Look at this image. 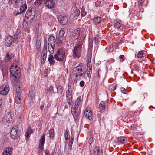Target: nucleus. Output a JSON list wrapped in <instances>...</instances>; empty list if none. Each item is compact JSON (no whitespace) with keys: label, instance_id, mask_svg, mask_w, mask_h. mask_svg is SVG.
<instances>
[{"label":"nucleus","instance_id":"nucleus-27","mask_svg":"<svg viewBox=\"0 0 155 155\" xmlns=\"http://www.w3.org/2000/svg\"><path fill=\"white\" fill-rule=\"evenodd\" d=\"M33 133L32 130L30 127H29L25 134V137L27 140H28L30 135Z\"/></svg>","mask_w":155,"mask_h":155},{"label":"nucleus","instance_id":"nucleus-53","mask_svg":"<svg viewBox=\"0 0 155 155\" xmlns=\"http://www.w3.org/2000/svg\"><path fill=\"white\" fill-rule=\"evenodd\" d=\"M41 45V43L39 41H38V40H37L36 41V45L37 47V48H38V47Z\"/></svg>","mask_w":155,"mask_h":155},{"label":"nucleus","instance_id":"nucleus-37","mask_svg":"<svg viewBox=\"0 0 155 155\" xmlns=\"http://www.w3.org/2000/svg\"><path fill=\"white\" fill-rule=\"evenodd\" d=\"M54 129H51L49 131V134L50 138L53 139L54 138Z\"/></svg>","mask_w":155,"mask_h":155},{"label":"nucleus","instance_id":"nucleus-5","mask_svg":"<svg viewBox=\"0 0 155 155\" xmlns=\"http://www.w3.org/2000/svg\"><path fill=\"white\" fill-rule=\"evenodd\" d=\"M65 54V49L63 48H61L58 49L56 54H55L54 59L60 61H62L64 59Z\"/></svg>","mask_w":155,"mask_h":155},{"label":"nucleus","instance_id":"nucleus-8","mask_svg":"<svg viewBox=\"0 0 155 155\" xmlns=\"http://www.w3.org/2000/svg\"><path fill=\"white\" fill-rule=\"evenodd\" d=\"M17 37H13L11 36H8L6 38L5 43L7 46L9 47L12 45V43L17 42Z\"/></svg>","mask_w":155,"mask_h":155},{"label":"nucleus","instance_id":"nucleus-49","mask_svg":"<svg viewBox=\"0 0 155 155\" xmlns=\"http://www.w3.org/2000/svg\"><path fill=\"white\" fill-rule=\"evenodd\" d=\"M85 83L83 81H81L80 83V86L82 87L84 86Z\"/></svg>","mask_w":155,"mask_h":155},{"label":"nucleus","instance_id":"nucleus-34","mask_svg":"<svg viewBox=\"0 0 155 155\" xmlns=\"http://www.w3.org/2000/svg\"><path fill=\"white\" fill-rule=\"evenodd\" d=\"M6 117H7L5 116L2 119V122L4 124H6L7 123H10L12 121V119Z\"/></svg>","mask_w":155,"mask_h":155},{"label":"nucleus","instance_id":"nucleus-10","mask_svg":"<svg viewBox=\"0 0 155 155\" xmlns=\"http://www.w3.org/2000/svg\"><path fill=\"white\" fill-rule=\"evenodd\" d=\"M9 91V86L7 84H4L0 87V94L3 95L7 94Z\"/></svg>","mask_w":155,"mask_h":155},{"label":"nucleus","instance_id":"nucleus-56","mask_svg":"<svg viewBox=\"0 0 155 155\" xmlns=\"http://www.w3.org/2000/svg\"><path fill=\"white\" fill-rule=\"evenodd\" d=\"M140 3L141 4V5H142L143 4V2H140Z\"/></svg>","mask_w":155,"mask_h":155},{"label":"nucleus","instance_id":"nucleus-2","mask_svg":"<svg viewBox=\"0 0 155 155\" xmlns=\"http://www.w3.org/2000/svg\"><path fill=\"white\" fill-rule=\"evenodd\" d=\"M11 66L10 72L12 76L17 78L20 76V69L18 68L17 63L15 60H14L13 63L11 64Z\"/></svg>","mask_w":155,"mask_h":155},{"label":"nucleus","instance_id":"nucleus-32","mask_svg":"<svg viewBox=\"0 0 155 155\" xmlns=\"http://www.w3.org/2000/svg\"><path fill=\"white\" fill-rule=\"evenodd\" d=\"M55 46V45H48V50L51 54H52L53 53L54 50V47Z\"/></svg>","mask_w":155,"mask_h":155},{"label":"nucleus","instance_id":"nucleus-15","mask_svg":"<svg viewBox=\"0 0 155 155\" xmlns=\"http://www.w3.org/2000/svg\"><path fill=\"white\" fill-rule=\"evenodd\" d=\"M47 52V49L45 48L44 49L42 52L41 56V62L42 64H44L46 60Z\"/></svg>","mask_w":155,"mask_h":155},{"label":"nucleus","instance_id":"nucleus-44","mask_svg":"<svg viewBox=\"0 0 155 155\" xmlns=\"http://www.w3.org/2000/svg\"><path fill=\"white\" fill-rule=\"evenodd\" d=\"M44 0H36L35 2V4L38 5H40Z\"/></svg>","mask_w":155,"mask_h":155},{"label":"nucleus","instance_id":"nucleus-17","mask_svg":"<svg viewBox=\"0 0 155 155\" xmlns=\"http://www.w3.org/2000/svg\"><path fill=\"white\" fill-rule=\"evenodd\" d=\"M84 115L89 120H91L93 117L92 112L89 108H87L85 110Z\"/></svg>","mask_w":155,"mask_h":155},{"label":"nucleus","instance_id":"nucleus-45","mask_svg":"<svg viewBox=\"0 0 155 155\" xmlns=\"http://www.w3.org/2000/svg\"><path fill=\"white\" fill-rule=\"evenodd\" d=\"M119 58L120 60V61L121 62H123L125 59V57L123 55H120L119 57Z\"/></svg>","mask_w":155,"mask_h":155},{"label":"nucleus","instance_id":"nucleus-41","mask_svg":"<svg viewBox=\"0 0 155 155\" xmlns=\"http://www.w3.org/2000/svg\"><path fill=\"white\" fill-rule=\"evenodd\" d=\"M57 91L58 93L61 94L62 92L63 89L62 87L60 86L59 85L57 87Z\"/></svg>","mask_w":155,"mask_h":155},{"label":"nucleus","instance_id":"nucleus-21","mask_svg":"<svg viewBox=\"0 0 155 155\" xmlns=\"http://www.w3.org/2000/svg\"><path fill=\"white\" fill-rule=\"evenodd\" d=\"M117 142L119 144H122L126 143L127 141V138L124 137H120L117 139Z\"/></svg>","mask_w":155,"mask_h":155},{"label":"nucleus","instance_id":"nucleus-23","mask_svg":"<svg viewBox=\"0 0 155 155\" xmlns=\"http://www.w3.org/2000/svg\"><path fill=\"white\" fill-rule=\"evenodd\" d=\"M105 102L104 101H101L99 105V108L100 109L101 113L104 112L105 110Z\"/></svg>","mask_w":155,"mask_h":155},{"label":"nucleus","instance_id":"nucleus-7","mask_svg":"<svg viewBox=\"0 0 155 155\" xmlns=\"http://www.w3.org/2000/svg\"><path fill=\"white\" fill-rule=\"evenodd\" d=\"M66 101L69 104H71L72 99V91L71 86L68 85V90L66 92Z\"/></svg>","mask_w":155,"mask_h":155},{"label":"nucleus","instance_id":"nucleus-31","mask_svg":"<svg viewBox=\"0 0 155 155\" xmlns=\"http://www.w3.org/2000/svg\"><path fill=\"white\" fill-rule=\"evenodd\" d=\"M101 21V19L100 17H95L93 19V22L95 25H97L99 24Z\"/></svg>","mask_w":155,"mask_h":155},{"label":"nucleus","instance_id":"nucleus-47","mask_svg":"<svg viewBox=\"0 0 155 155\" xmlns=\"http://www.w3.org/2000/svg\"><path fill=\"white\" fill-rule=\"evenodd\" d=\"M137 127V125L136 124H133L130 126L131 129L132 130H135V129Z\"/></svg>","mask_w":155,"mask_h":155},{"label":"nucleus","instance_id":"nucleus-3","mask_svg":"<svg viewBox=\"0 0 155 155\" xmlns=\"http://www.w3.org/2000/svg\"><path fill=\"white\" fill-rule=\"evenodd\" d=\"M19 84V83L17 82V85L15 86L16 89L15 91V101L17 104L20 103L21 101V86H20Z\"/></svg>","mask_w":155,"mask_h":155},{"label":"nucleus","instance_id":"nucleus-29","mask_svg":"<svg viewBox=\"0 0 155 155\" xmlns=\"http://www.w3.org/2000/svg\"><path fill=\"white\" fill-rule=\"evenodd\" d=\"M13 58V55L12 54L10 55L8 53H7L5 55L4 61L5 62H7L11 60Z\"/></svg>","mask_w":155,"mask_h":155},{"label":"nucleus","instance_id":"nucleus-42","mask_svg":"<svg viewBox=\"0 0 155 155\" xmlns=\"http://www.w3.org/2000/svg\"><path fill=\"white\" fill-rule=\"evenodd\" d=\"M80 11L78 9H76L75 10L74 13L75 17H78L80 15Z\"/></svg>","mask_w":155,"mask_h":155},{"label":"nucleus","instance_id":"nucleus-54","mask_svg":"<svg viewBox=\"0 0 155 155\" xmlns=\"http://www.w3.org/2000/svg\"><path fill=\"white\" fill-rule=\"evenodd\" d=\"M32 0H28V2H30L32 1Z\"/></svg>","mask_w":155,"mask_h":155},{"label":"nucleus","instance_id":"nucleus-14","mask_svg":"<svg viewBox=\"0 0 155 155\" xmlns=\"http://www.w3.org/2000/svg\"><path fill=\"white\" fill-rule=\"evenodd\" d=\"M72 114L75 119H77L79 117L80 110L74 108L73 107L71 108Z\"/></svg>","mask_w":155,"mask_h":155},{"label":"nucleus","instance_id":"nucleus-51","mask_svg":"<svg viewBox=\"0 0 155 155\" xmlns=\"http://www.w3.org/2000/svg\"><path fill=\"white\" fill-rule=\"evenodd\" d=\"M133 67L135 69L137 70H139V67L138 65L134 64L133 66Z\"/></svg>","mask_w":155,"mask_h":155},{"label":"nucleus","instance_id":"nucleus-52","mask_svg":"<svg viewBox=\"0 0 155 155\" xmlns=\"http://www.w3.org/2000/svg\"><path fill=\"white\" fill-rule=\"evenodd\" d=\"M45 155H50L49 151L48 150H46L45 152Z\"/></svg>","mask_w":155,"mask_h":155},{"label":"nucleus","instance_id":"nucleus-19","mask_svg":"<svg viewBox=\"0 0 155 155\" xmlns=\"http://www.w3.org/2000/svg\"><path fill=\"white\" fill-rule=\"evenodd\" d=\"M58 20L61 24L65 25L67 23L68 19L67 17L60 16L58 17Z\"/></svg>","mask_w":155,"mask_h":155},{"label":"nucleus","instance_id":"nucleus-57","mask_svg":"<svg viewBox=\"0 0 155 155\" xmlns=\"http://www.w3.org/2000/svg\"><path fill=\"white\" fill-rule=\"evenodd\" d=\"M115 88H113V89H112V90H114L115 89Z\"/></svg>","mask_w":155,"mask_h":155},{"label":"nucleus","instance_id":"nucleus-40","mask_svg":"<svg viewBox=\"0 0 155 155\" xmlns=\"http://www.w3.org/2000/svg\"><path fill=\"white\" fill-rule=\"evenodd\" d=\"M64 135L65 139L68 140L70 139V135L69 132L67 130L65 132Z\"/></svg>","mask_w":155,"mask_h":155},{"label":"nucleus","instance_id":"nucleus-13","mask_svg":"<svg viewBox=\"0 0 155 155\" xmlns=\"http://www.w3.org/2000/svg\"><path fill=\"white\" fill-rule=\"evenodd\" d=\"M45 134H44L41 136L39 141V152H42L44 149V145L45 141Z\"/></svg>","mask_w":155,"mask_h":155},{"label":"nucleus","instance_id":"nucleus-20","mask_svg":"<svg viewBox=\"0 0 155 155\" xmlns=\"http://www.w3.org/2000/svg\"><path fill=\"white\" fill-rule=\"evenodd\" d=\"M55 41L56 40L55 37L50 35L48 40V45H55Z\"/></svg>","mask_w":155,"mask_h":155},{"label":"nucleus","instance_id":"nucleus-16","mask_svg":"<svg viewBox=\"0 0 155 155\" xmlns=\"http://www.w3.org/2000/svg\"><path fill=\"white\" fill-rule=\"evenodd\" d=\"M144 53L143 51H140L138 53L136 57L137 61L140 63L143 62L144 61Z\"/></svg>","mask_w":155,"mask_h":155},{"label":"nucleus","instance_id":"nucleus-22","mask_svg":"<svg viewBox=\"0 0 155 155\" xmlns=\"http://www.w3.org/2000/svg\"><path fill=\"white\" fill-rule=\"evenodd\" d=\"M22 0H9L8 3L11 5L12 4H15L17 6L20 5L22 3Z\"/></svg>","mask_w":155,"mask_h":155},{"label":"nucleus","instance_id":"nucleus-55","mask_svg":"<svg viewBox=\"0 0 155 155\" xmlns=\"http://www.w3.org/2000/svg\"><path fill=\"white\" fill-rule=\"evenodd\" d=\"M76 31H77V33H78V34H79V33H80V31H78V30H76Z\"/></svg>","mask_w":155,"mask_h":155},{"label":"nucleus","instance_id":"nucleus-6","mask_svg":"<svg viewBox=\"0 0 155 155\" xmlns=\"http://www.w3.org/2000/svg\"><path fill=\"white\" fill-rule=\"evenodd\" d=\"M82 45L80 44L75 47L73 49V56L75 58H78L81 56Z\"/></svg>","mask_w":155,"mask_h":155},{"label":"nucleus","instance_id":"nucleus-38","mask_svg":"<svg viewBox=\"0 0 155 155\" xmlns=\"http://www.w3.org/2000/svg\"><path fill=\"white\" fill-rule=\"evenodd\" d=\"M65 33V31L64 28H61L60 31L59 35H57L56 36L64 38L63 36Z\"/></svg>","mask_w":155,"mask_h":155},{"label":"nucleus","instance_id":"nucleus-28","mask_svg":"<svg viewBox=\"0 0 155 155\" xmlns=\"http://www.w3.org/2000/svg\"><path fill=\"white\" fill-rule=\"evenodd\" d=\"M12 149L11 148H7L4 150L3 155H11Z\"/></svg>","mask_w":155,"mask_h":155},{"label":"nucleus","instance_id":"nucleus-36","mask_svg":"<svg viewBox=\"0 0 155 155\" xmlns=\"http://www.w3.org/2000/svg\"><path fill=\"white\" fill-rule=\"evenodd\" d=\"M29 95L31 97V99L34 98L35 97V92L32 88L29 91Z\"/></svg>","mask_w":155,"mask_h":155},{"label":"nucleus","instance_id":"nucleus-48","mask_svg":"<svg viewBox=\"0 0 155 155\" xmlns=\"http://www.w3.org/2000/svg\"><path fill=\"white\" fill-rule=\"evenodd\" d=\"M45 105V103L44 102H43L42 104H41L40 106V108L41 109V111H43V108L44 107Z\"/></svg>","mask_w":155,"mask_h":155},{"label":"nucleus","instance_id":"nucleus-39","mask_svg":"<svg viewBox=\"0 0 155 155\" xmlns=\"http://www.w3.org/2000/svg\"><path fill=\"white\" fill-rule=\"evenodd\" d=\"M87 13L85 11V9L84 7H82L81 11V14L82 17L85 16L86 15Z\"/></svg>","mask_w":155,"mask_h":155},{"label":"nucleus","instance_id":"nucleus-43","mask_svg":"<svg viewBox=\"0 0 155 155\" xmlns=\"http://www.w3.org/2000/svg\"><path fill=\"white\" fill-rule=\"evenodd\" d=\"M74 141V137H71V139L70 140V142L69 143V148L71 149L72 147V145Z\"/></svg>","mask_w":155,"mask_h":155},{"label":"nucleus","instance_id":"nucleus-24","mask_svg":"<svg viewBox=\"0 0 155 155\" xmlns=\"http://www.w3.org/2000/svg\"><path fill=\"white\" fill-rule=\"evenodd\" d=\"M27 8V5L25 4L23 5H22L20 7V12H17L16 14V15H18L20 14L21 13H22L24 12H25Z\"/></svg>","mask_w":155,"mask_h":155},{"label":"nucleus","instance_id":"nucleus-18","mask_svg":"<svg viewBox=\"0 0 155 155\" xmlns=\"http://www.w3.org/2000/svg\"><path fill=\"white\" fill-rule=\"evenodd\" d=\"M81 97H78L76 100L75 103L74 107L75 109H80L81 106Z\"/></svg>","mask_w":155,"mask_h":155},{"label":"nucleus","instance_id":"nucleus-9","mask_svg":"<svg viewBox=\"0 0 155 155\" xmlns=\"http://www.w3.org/2000/svg\"><path fill=\"white\" fill-rule=\"evenodd\" d=\"M44 4L48 8L52 9L55 6V3L53 0H44Z\"/></svg>","mask_w":155,"mask_h":155},{"label":"nucleus","instance_id":"nucleus-33","mask_svg":"<svg viewBox=\"0 0 155 155\" xmlns=\"http://www.w3.org/2000/svg\"><path fill=\"white\" fill-rule=\"evenodd\" d=\"M14 116V112L13 111L10 110L8 112V113L6 115H5L7 117L10 119H12V121Z\"/></svg>","mask_w":155,"mask_h":155},{"label":"nucleus","instance_id":"nucleus-4","mask_svg":"<svg viewBox=\"0 0 155 155\" xmlns=\"http://www.w3.org/2000/svg\"><path fill=\"white\" fill-rule=\"evenodd\" d=\"M35 12L32 11L31 9H29L27 11L24 21L28 25L30 24L35 18Z\"/></svg>","mask_w":155,"mask_h":155},{"label":"nucleus","instance_id":"nucleus-1","mask_svg":"<svg viewBox=\"0 0 155 155\" xmlns=\"http://www.w3.org/2000/svg\"><path fill=\"white\" fill-rule=\"evenodd\" d=\"M74 70L75 72L76 78L77 79L80 80L85 77L86 72L83 64H80L78 66L75 67Z\"/></svg>","mask_w":155,"mask_h":155},{"label":"nucleus","instance_id":"nucleus-46","mask_svg":"<svg viewBox=\"0 0 155 155\" xmlns=\"http://www.w3.org/2000/svg\"><path fill=\"white\" fill-rule=\"evenodd\" d=\"M48 91H50L51 93H54L53 87L52 86H51L50 87L49 89L48 90Z\"/></svg>","mask_w":155,"mask_h":155},{"label":"nucleus","instance_id":"nucleus-12","mask_svg":"<svg viewBox=\"0 0 155 155\" xmlns=\"http://www.w3.org/2000/svg\"><path fill=\"white\" fill-rule=\"evenodd\" d=\"M88 62L87 64V76L90 78L92 73V66L91 62V59L89 58L88 60Z\"/></svg>","mask_w":155,"mask_h":155},{"label":"nucleus","instance_id":"nucleus-26","mask_svg":"<svg viewBox=\"0 0 155 155\" xmlns=\"http://www.w3.org/2000/svg\"><path fill=\"white\" fill-rule=\"evenodd\" d=\"M48 61L50 65H54L55 62V60L54 59L53 56L52 54H50L48 58Z\"/></svg>","mask_w":155,"mask_h":155},{"label":"nucleus","instance_id":"nucleus-11","mask_svg":"<svg viewBox=\"0 0 155 155\" xmlns=\"http://www.w3.org/2000/svg\"><path fill=\"white\" fill-rule=\"evenodd\" d=\"M18 128L17 126H14L12 128L10 132V136L12 139H15L18 137Z\"/></svg>","mask_w":155,"mask_h":155},{"label":"nucleus","instance_id":"nucleus-25","mask_svg":"<svg viewBox=\"0 0 155 155\" xmlns=\"http://www.w3.org/2000/svg\"><path fill=\"white\" fill-rule=\"evenodd\" d=\"M123 25L121 23H120L118 21H116L114 22V26L115 28H119V29L121 31L123 29Z\"/></svg>","mask_w":155,"mask_h":155},{"label":"nucleus","instance_id":"nucleus-50","mask_svg":"<svg viewBox=\"0 0 155 155\" xmlns=\"http://www.w3.org/2000/svg\"><path fill=\"white\" fill-rule=\"evenodd\" d=\"M121 92L124 94H126L127 92V91L125 90V89L124 88H122L121 89Z\"/></svg>","mask_w":155,"mask_h":155},{"label":"nucleus","instance_id":"nucleus-35","mask_svg":"<svg viewBox=\"0 0 155 155\" xmlns=\"http://www.w3.org/2000/svg\"><path fill=\"white\" fill-rule=\"evenodd\" d=\"M64 38L56 36L57 44L58 45H60L63 42V40Z\"/></svg>","mask_w":155,"mask_h":155},{"label":"nucleus","instance_id":"nucleus-30","mask_svg":"<svg viewBox=\"0 0 155 155\" xmlns=\"http://www.w3.org/2000/svg\"><path fill=\"white\" fill-rule=\"evenodd\" d=\"M94 151L97 155H102V151L99 147H96L94 149Z\"/></svg>","mask_w":155,"mask_h":155}]
</instances>
